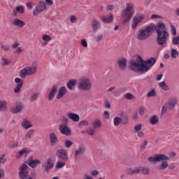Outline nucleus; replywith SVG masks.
<instances>
[{
  "label": "nucleus",
  "instance_id": "nucleus-9",
  "mask_svg": "<svg viewBox=\"0 0 179 179\" xmlns=\"http://www.w3.org/2000/svg\"><path fill=\"white\" fill-rule=\"evenodd\" d=\"M148 160L151 163H154L155 162H162V160H170V157L164 154H159L149 157Z\"/></svg>",
  "mask_w": 179,
  "mask_h": 179
},
{
  "label": "nucleus",
  "instance_id": "nucleus-46",
  "mask_svg": "<svg viewBox=\"0 0 179 179\" xmlns=\"http://www.w3.org/2000/svg\"><path fill=\"white\" fill-rule=\"evenodd\" d=\"M64 145H65V148H66L67 149H69V148H71V146H72L73 145V142H72L69 140H66L64 142Z\"/></svg>",
  "mask_w": 179,
  "mask_h": 179
},
{
  "label": "nucleus",
  "instance_id": "nucleus-31",
  "mask_svg": "<svg viewBox=\"0 0 179 179\" xmlns=\"http://www.w3.org/2000/svg\"><path fill=\"white\" fill-rule=\"evenodd\" d=\"M38 97H40V92H36L30 96L29 101L31 103H34V101H37L38 100Z\"/></svg>",
  "mask_w": 179,
  "mask_h": 179
},
{
  "label": "nucleus",
  "instance_id": "nucleus-20",
  "mask_svg": "<svg viewBox=\"0 0 179 179\" xmlns=\"http://www.w3.org/2000/svg\"><path fill=\"white\" fill-rule=\"evenodd\" d=\"M57 86L54 85L52 87V89L50 90V94H48V101H52L54 100V98L55 97V95L57 94Z\"/></svg>",
  "mask_w": 179,
  "mask_h": 179
},
{
  "label": "nucleus",
  "instance_id": "nucleus-58",
  "mask_svg": "<svg viewBox=\"0 0 179 179\" xmlns=\"http://www.w3.org/2000/svg\"><path fill=\"white\" fill-rule=\"evenodd\" d=\"M122 124H124V125H126V124H128V116L124 115L122 118Z\"/></svg>",
  "mask_w": 179,
  "mask_h": 179
},
{
  "label": "nucleus",
  "instance_id": "nucleus-60",
  "mask_svg": "<svg viewBox=\"0 0 179 179\" xmlns=\"http://www.w3.org/2000/svg\"><path fill=\"white\" fill-rule=\"evenodd\" d=\"M146 146H148V141L145 140L143 143L141 144V149L143 150L146 149Z\"/></svg>",
  "mask_w": 179,
  "mask_h": 179
},
{
  "label": "nucleus",
  "instance_id": "nucleus-22",
  "mask_svg": "<svg viewBox=\"0 0 179 179\" xmlns=\"http://www.w3.org/2000/svg\"><path fill=\"white\" fill-rule=\"evenodd\" d=\"M66 94V87H60L57 94V100L62 99V97H64V96H65Z\"/></svg>",
  "mask_w": 179,
  "mask_h": 179
},
{
  "label": "nucleus",
  "instance_id": "nucleus-19",
  "mask_svg": "<svg viewBox=\"0 0 179 179\" xmlns=\"http://www.w3.org/2000/svg\"><path fill=\"white\" fill-rule=\"evenodd\" d=\"M40 164H41V162H40L38 159L34 160L33 157H31V159H29L28 165L31 169H36V167Z\"/></svg>",
  "mask_w": 179,
  "mask_h": 179
},
{
  "label": "nucleus",
  "instance_id": "nucleus-14",
  "mask_svg": "<svg viewBox=\"0 0 179 179\" xmlns=\"http://www.w3.org/2000/svg\"><path fill=\"white\" fill-rule=\"evenodd\" d=\"M23 108H24L23 103L17 102L15 103V106L11 108V113H13V114H17L19 113H21Z\"/></svg>",
  "mask_w": 179,
  "mask_h": 179
},
{
  "label": "nucleus",
  "instance_id": "nucleus-40",
  "mask_svg": "<svg viewBox=\"0 0 179 179\" xmlns=\"http://www.w3.org/2000/svg\"><path fill=\"white\" fill-rule=\"evenodd\" d=\"M89 125V122L87 120H82L78 123V127L82 128L83 127H87Z\"/></svg>",
  "mask_w": 179,
  "mask_h": 179
},
{
  "label": "nucleus",
  "instance_id": "nucleus-33",
  "mask_svg": "<svg viewBox=\"0 0 179 179\" xmlns=\"http://www.w3.org/2000/svg\"><path fill=\"white\" fill-rule=\"evenodd\" d=\"M34 132H36L34 131V129H30L29 130L27 134H25V139H31L33 138V136H34Z\"/></svg>",
  "mask_w": 179,
  "mask_h": 179
},
{
  "label": "nucleus",
  "instance_id": "nucleus-41",
  "mask_svg": "<svg viewBox=\"0 0 179 179\" xmlns=\"http://www.w3.org/2000/svg\"><path fill=\"white\" fill-rule=\"evenodd\" d=\"M86 133L87 134V135H90V136H93V135L96 134V129L90 128L86 131Z\"/></svg>",
  "mask_w": 179,
  "mask_h": 179
},
{
  "label": "nucleus",
  "instance_id": "nucleus-24",
  "mask_svg": "<svg viewBox=\"0 0 179 179\" xmlns=\"http://www.w3.org/2000/svg\"><path fill=\"white\" fill-rule=\"evenodd\" d=\"M101 20H102L103 23H111V22L114 20V15L113 14H110V15L102 16L101 17Z\"/></svg>",
  "mask_w": 179,
  "mask_h": 179
},
{
  "label": "nucleus",
  "instance_id": "nucleus-29",
  "mask_svg": "<svg viewBox=\"0 0 179 179\" xmlns=\"http://www.w3.org/2000/svg\"><path fill=\"white\" fill-rule=\"evenodd\" d=\"M158 86L162 89V90H164V92H169L170 90L169 85L166 84L165 81L159 83Z\"/></svg>",
  "mask_w": 179,
  "mask_h": 179
},
{
  "label": "nucleus",
  "instance_id": "nucleus-48",
  "mask_svg": "<svg viewBox=\"0 0 179 179\" xmlns=\"http://www.w3.org/2000/svg\"><path fill=\"white\" fill-rule=\"evenodd\" d=\"M61 121H62L61 125H65V124L68 125V122L69 120H68V117H66V116H63Z\"/></svg>",
  "mask_w": 179,
  "mask_h": 179
},
{
  "label": "nucleus",
  "instance_id": "nucleus-39",
  "mask_svg": "<svg viewBox=\"0 0 179 179\" xmlns=\"http://www.w3.org/2000/svg\"><path fill=\"white\" fill-rule=\"evenodd\" d=\"M121 122H122V119L118 117H115L113 119V124H114L115 127H118L120 125V124H121Z\"/></svg>",
  "mask_w": 179,
  "mask_h": 179
},
{
  "label": "nucleus",
  "instance_id": "nucleus-59",
  "mask_svg": "<svg viewBox=\"0 0 179 179\" xmlns=\"http://www.w3.org/2000/svg\"><path fill=\"white\" fill-rule=\"evenodd\" d=\"M26 6L29 10L33 9V6H34V4L31 2H29L26 4Z\"/></svg>",
  "mask_w": 179,
  "mask_h": 179
},
{
  "label": "nucleus",
  "instance_id": "nucleus-32",
  "mask_svg": "<svg viewBox=\"0 0 179 179\" xmlns=\"http://www.w3.org/2000/svg\"><path fill=\"white\" fill-rule=\"evenodd\" d=\"M171 57L172 59H176V58H178V57H179L178 50H177L175 48H171Z\"/></svg>",
  "mask_w": 179,
  "mask_h": 179
},
{
  "label": "nucleus",
  "instance_id": "nucleus-25",
  "mask_svg": "<svg viewBox=\"0 0 179 179\" xmlns=\"http://www.w3.org/2000/svg\"><path fill=\"white\" fill-rule=\"evenodd\" d=\"M169 167V162L167 161L162 160L161 164L156 167L157 170H159L160 171L163 170H166Z\"/></svg>",
  "mask_w": 179,
  "mask_h": 179
},
{
  "label": "nucleus",
  "instance_id": "nucleus-34",
  "mask_svg": "<svg viewBox=\"0 0 179 179\" xmlns=\"http://www.w3.org/2000/svg\"><path fill=\"white\" fill-rule=\"evenodd\" d=\"M65 161H57L55 165V169L57 170H59L61 169H63V167H65Z\"/></svg>",
  "mask_w": 179,
  "mask_h": 179
},
{
  "label": "nucleus",
  "instance_id": "nucleus-43",
  "mask_svg": "<svg viewBox=\"0 0 179 179\" xmlns=\"http://www.w3.org/2000/svg\"><path fill=\"white\" fill-rule=\"evenodd\" d=\"M140 170H141L142 174H144L145 176H148V174L150 173V171L149 170L148 168L143 167Z\"/></svg>",
  "mask_w": 179,
  "mask_h": 179
},
{
  "label": "nucleus",
  "instance_id": "nucleus-1",
  "mask_svg": "<svg viewBox=\"0 0 179 179\" xmlns=\"http://www.w3.org/2000/svg\"><path fill=\"white\" fill-rule=\"evenodd\" d=\"M153 30H155L157 33V43L162 48H164L167 45L170 34L167 31V28H166L164 23L162 22H158L157 25L151 24L140 29L137 32L136 38L141 41L148 40V38L153 34Z\"/></svg>",
  "mask_w": 179,
  "mask_h": 179
},
{
  "label": "nucleus",
  "instance_id": "nucleus-18",
  "mask_svg": "<svg viewBox=\"0 0 179 179\" xmlns=\"http://www.w3.org/2000/svg\"><path fill=\"white\" fill-rule=\"evenodd\" d=\"M49 136L51 146H54V145H57V143L59 142L58 136H57V134L55 133H50Z\"/></svg>",
  "mask_w": 179,
  "mask_h": 179
},
{
  "label": "nucleus",
  "instance_id": "nucleus-12",
  "mask_svg": "<svg viewBox=\"0 0 179 179\" xmlns=\"http://www.w3.org/2000/svg\"><path fill=\"white\" fill-rule=\"evenodd\" d=\"M59 130L62 135H66V136H69V135L72 134L71 128L68 127V124H60L59 127Z\"/></svg>",
  "mask_w": 179,
  "mask_h": 179
},
{
  "label": "nucleus",
  "instance_id": "nucleus-5",
  "mask_svg": "<svg viewBox=\"0 0 179 179\" xmlns=\"http://www.w3.org/2000/svg\"><path fill=\"white\" fill-rule=\"evenodd\" d=\"M18 176L20 179L36 178V173H31L30 176H29V166L26 165V164H23L20 166Z\"/></svg>",
  "mask_w": 179,
  "mask_h": 179
},
{
  "label": "nucleus",
  "instance_id": "nucleus-53",
  "mask_svg": "<svg viewBox=\"0 0 179 179\" xmlns=\"http://www.w3.org/2000/svg\"><path fill=\"white\" fill-rule=\"evenodd\" d=\"M6 163V159L5 158V155L0 156V166L1 164H4Z\"/></svg>",
  "mask_w": 179,
  "mask_h": 179
},
{
  "label": "nucleus",
  "instance_id": "nucleus-15",
  "mask_svg": "<svg viewBox=\"0 0 179 179\" xmlns=\"http://www.w3.org/2000/svg\"><path fill=\"white\" fill-rule=\"evenodd\" d=\"M86 152V148L84 145H79L78 148L75 151V159H78V157H80V156H83L85 152Z\"/></svg>",
  "mask_w": 179,
  "mask_h": 179
},
{
  "label": "nucleus",
  "instance_id": "nucleus-16",
  "mask_svg": "<svg viewBox=\"0 0 179 179\" xmlns=\"http://www.w3.org/2000/svg\"><path fill=\"white\" fill-rule=\"evenodd\" d=\"M91 26L94 33H96L101 29V22L99 20H93Z\"/></svg>",
  "mask_w": 179,
  "mask_h": 179
},
{
  "label": "nucleus",
  "instance_id": "nucleus-61",
  "mask_svg": "<svg viewBox=\"0 0 179 179\" xmlns=\"http://www.w3.org/2000/svg\"><path fill=\"white\" fill-rule=\"evenodd\" d=\"M167 113V107L166 106H162V110H161V115H164Z\"/></svg>",
  "mask_w": 179,
  "mask_h": 179
},
{
  "label": "nucleus",
  "instance_id": "nucleus-36",
  "mask_svg": "<svg viewBox=\"0 0 179 179\" xmlns=\"http://www.w3.org/2000/svg\"><path fill=\"white\" fill-rule=\"evenodd\" d=\"M23 155H29V151L27 150V148H24L22 150H20L18 152V154L17 155V157H22V156H23Z\"/></svg>",
  "mask_w": 179,
  "mask_h": 179
},
{
  "label": "nucleus",
  "instance_id": "nucleus-7",
  "mask_svg": "<svg viewBox=\"0 0 179 179\" xmlns=\"http://www.w3.org/2000/svg\"><path fill=\"white\" fill-rule=\"evenodd\" d=\"M144 20H145V15L143 14L140 13L138 15H135L133 17L132 23H131L132 30H135L136 27H138V24H139V23H142V22H143Z\"/></svg>",
  "mask_w": 179,
  "mask_h": 179
},
{
  "label": "nucleus",
  "instance_id": "nucleus-35",
  "mask_svg": "<svg viewBox=\"0 0 179 179\" xmlns=\"http://www.w3.org/2000/svg\"><path fill=\"white\" fill-rule=\"evenodd\" d=\"M76 85V80H70L69 83H67L66 86L69 90H72L73 87Z\"/></svg>",
  "mask_w": 179,
  "mask_h": 179
},
{
  "label": "nucleus",
  "instance_id": "nucleus-42",
  "mask_svg": "<svg viewBox=\"0 0 179 179\" xmlns=\"http://www.w3.org/2000/svg\"><path fill=\"white\" fill-rule=\"evenodd\" d=\"M10 60H9V59H6V58H5V57H3V58L1 59V65H2L3 66H8V64H10Z\"/></svg>",
  "mask_w": 179,
  "mask_h": 179
},
{
  "label": "nucleus",
  "instance_id": "nucleus-51",
  "mask_svg": "<svg viewBox=\"0 0 179 179\" xmlns=\"http://www.w3.org/2000/svg\"><path fill=\"white\" fill-rule=\"evenodd\" d=\"M145 111H146V108L143 106H141L138 110V113L141 117L145 115Z\"/></svg>",
  "mask_w": 179,
  "mask_h": 179
},
{
  "label": "nucleus",
  "instance_id": "nucleus-45",
  "mask_svg": "<svg viewBox=\"0 0 179 179\" xmlns=\"http://www.w3.org/2000/svg\"><path fill=\"white\" fill-rule=\"evenodd\" d=\"M157 94L156 93V90L153 89L148 92L147 97H155V96H156Z\"/></svg>",
  "mask_w": 179,
  "mask_h": 179
},
{
  "label": "nucleus",
  "instance_id": "nucleus-49",
  "mask_svg": "<svg viewBox=\"0 0 179 179\" xmlns=\"http://www.w3.org/2000/svg\"><path fill=\"white\" fill-rule=\"evenodd\" d=\"M42 40H43V41L48 42V41H51L52 38H51V36H50V35L45 34L42 36Z\"/></svg>",
  "mask_w": 179,
  "mask_h": 179
},
{
  "label": "nucleus",
  "instance_id": "nucleus-13",
  "mask_svg": "<svg viewBox=\"0 0 179 179\" xmlns=\"http://www.w3.org/2000/svg\"><path fill=\"white\" fill-rule=\"evenodd\" d=\"M42 167L45 170V171H50L52 167H54V163H52V159H51V158H48L42 164Z\"/></svg>",
  "mask_w": 179,
  "mask_h": 179
},
{
  "label": "nucleus",
  "instance_id": "nucleus-57",
  "mask_svg": "<svg viewBox=\"0 0 179 179\" xmlns=\"http://www.w3.org/2000/svg\"><path fill=\"white\" fill-rule=\"evenodd\" d=\"M171 31L173 36H176V34H177V29H176V27H174V25H171Z\"/></svg>",
  "mask_w": 179,
  "mask_h": 179
},
{
  "label": "nucleus",
  "instance_id": "nucleus-38",
  "mask_svg": "<svg viewBox=\"0 0 179 179\" xmlns=\"http://www.w3.org/2000/svg\"><path fill=\"white\" fill-rule=\"evenodd\" d=\"M22 87H23V84L21 83L20 84H17V86L14 88V93L15 94H19L20 93V90H22Z\"/></svg>",
  "mask_w": 179,
  "mask_h": 179
},
{
  "label": "nucleus",
  "instance_id": "nucleus-21",
  "mask_svg": "<svg viewBox=\"0 0 179 179\" xmlns=\"http://www.w3.org/2000/svg\"><path fill=\"white\" fill-rule=\"evenodd\" d=\"M117 64L120 69H121V71H124L125 68H127V59L125 58L120 59L117 62Z\"/></svg>",
  "mask_w": 179,
  "mask_h": 179
},
{
  "label": "nucleus",
  "instance_id": "nucleus-28",
  "mask_svg": "<svg viewBox=\"0 0 179 179\" xmlns=\"http://www.w3.org/2000/svg\"><path fill=\"white\" fill-rule=\"evenodd\" d=\"M150 124L151 125H157V124H159V117L156 115H153L150 117Z\"/></svg>",
  "mask_w": 179,
  "mask_h": 179
},
{
  "label": "nucleus",
  "instance_id": "nucleus-27",
  "mask_svg": "<svg viewBox=\"0 0 179 179\" xmlns=\"http://www.w3.org/2000/svg\"><path fill=\"white\" fill-rule=\"evenodd\" d=\"M141 172V169L138 167L130 168L127 170V174L132 176L134 174H139Z\"/></svg>",
  "mask_w": 179,
  "mask_h": 179
},
{
  "label": "nucleus",
  "instance_id": "nucleus-3",
  "mask_svg": "<svg viewBox=\"0 0 179 179\" xmlns=\"http://www.w3.org/2000/svg\"><path fill=\"white\" fill-rule=\"evenodd\" d=\"M134 4L132 3H126V8L121 11V16L124 18V23L130 22L132 17L135 15V10H134Z\"/></svg>",
  "mask_w": 179,
  "mask_h": 179
},
{
  "label": "nucleus",
  "instance_id": "nucleus-64",
  "mask_svg": "<svg viewBox=\"0 0 179 179\" xmlns=\"http://www.w3.org/2000/svg\"><path fill=\"white\" fill-rule=\"evenodd\" d=\"M81 45L83 47H87V41H86V39L81 40Z\"/></svg>",
  "mask_w": 179,
  "mask_h": 179
},
{
  "label": "nucleus",
  "instance_id": "nucleus-30",
  "mask_svg": "<svg viewBox=\"0 0 179 179\" xmlns=\"http://www.w3.org/2000/svg\"><path fill=\"white\" fill-rule=\"evenodd\" d=\"M92 125L94 129H99L101 128V125H102L101 120L96 119V120H94Z\"/></svg>",
  "mask_w": 179,
  "mask_h": 179
},
{
  "label": "nucleus",
  "instance_id": "nucleus-37",
  "mask_svg": "<svg viewBox=\"0 0 179 179\" xmlns=\"http://www.w3.org/2000/svg\"><path fill=\"white\" fill-rule=\"evenodd\" d=\"M8 104L5 101H0V111H5L7 109Z\"/></svg>",
  "mask_w": 179,
  "mask_h": 179
},
{
  "label": "nucleus",
  "instance_id": "nucleus-62",
  "mask_svg": "<svg viewBox=\"0 0 179 179\" xmlns=\"http://www.w3.org/2000/svg\"><path fill=\"white\" fill-rule=\"evenodd\" d=\"M1 48L3 51H9V48H10V47L8 45H2Z\"/></svg>",
  "mask_w": 179,
  "mask_h": 179
},
{
  "label": "nucleus",
  "instance_id": "nucleus-23",
  "mask_svg": "<svg viewBox=\"0 0 179 179\" xmlns=\"http://www.w3.org/2000/svg\"><path fill=\"white\" fill-rule=\"evenodd\" d=\"M21 127H22L24 129H29V128H33V124L30 121L27 120V119H24L21 123Z\"/></svg>",
  "mask_w": 179,
  "mask_h": 179
},
{
  "label": "nucleus",
  "instance_id": "nucleus-2",
  "mask_svg": "<svg viewBox=\"0 0 179 179\" xmlns=\"http://www.w3.org/2000/svg\"><path fill=\"white\" fill-rule=\"evenodd\" d=\"M137 58V60H131L129 62V68L134 72H148L156 64V58L155 57H151L147 61L142 59L141 56Z\"/></svg>",
  "mask_w": 179,
  "mask_h": 179
},
{
  "label": "nucleus",
  "instance_id": "nucleus-8",
  "mask_svg": "<svg viewBox=\"0 0 179 179\" xmlns=\"http://www.w3.org/2000/svg\"><path fill=\"white\" fill-rule=\"evenodd\" d=\"M46 9L47 6L45 5V2L43 1H39L35 7V9L33 10V15L37 16V15H39L41 12H44Z\"/></svg>",
  "mask_w": 179,
  "mask_h": 179
},
{
  "label": "nucleus",
  "instance_id": "nucleus-52",
  "mask_svg": "<svg viewBox=\"0 0 179 179\" xmlns=\"http://www.w3.org/2000/svg\"><path fill=\"white\" fill-rule=\"evenodd\" d=\"M142 129V124H138L134 126V131L139 132Z\"/></svg>",
  "mask_w": 179,
  "mask_h": 179
},
{
  "label": "nucleus",
  "instance_id": "nucleus-4",
  "mask_svg": "<svg viewBox=\"0 0 179 179\" xmlns=\"http://www.w3.org/2000/svg\"><path fill=\"white\" fill-rule=\"evenodd\" d=\"M37 72V63H33L32 66H27L21 70L20 72V76L22 79H24L27 76H31Z\"/></svg>",
  "mask_w": 179,
  "mask_h": 179
},
{
  "label": "nucleus",
  "instance_id": "nucleus-44",
  "mask_svg": "<svg viewBox=\"0 0 179 179\" xmlns=\"http://www.w3.org/2000/svg\"><path fill=\"white\" fill-rule=\"evenodd\" d=\"M124 97L127 100H134L135 99V96L132 95L131 93H127L124 95Z\"/></svg>",
  "mask_w": 179,
  "mask_h": 179
},
{
  "label": "nucleus",
  "instance_id": "nucleus-56",
  "mask_svg": "<svg viewBox=\"0 0 179 179\" xmlns=\"http://www.w3.org/2000/svg\"><path fill=\"white\" fill-rule=\"evenodd\" d=\"M70 22L71 23H76L78 22V17L75 15L70 16Z\"/></svg>",
  "mask_w": 179,
  "mask_h": 179
},
{
  "label": "nucleus",
  "instance_id": "nucleus-47",
  "mask_svg": "<svg viewBox=\"0 0 179 179\" xmlns=\"http://www.w3.org/2000/svg\"><path fill=\"white\" fill-rule=\"evenodd\" d=\"M16 10L18 12V13H24V6H19L16 8Z\"/></svg>",
  "mask_w": 179,
  "mask_h": 179
},
{
  "label": "nucleus",
  "instance_id": "nucleus-10",
  "mask_svg": "<svg viewBox=\"0 0 179 179\" xmlns=\"http://www.w3.org/2000/svg\"><path fill=\"white\" fill-rule=\"evenodd\" d=\"M177 104H178V99L177 97L174 96L167 101L166 103V107H167L169 110H174Z\"/></svg>",
  "mask_w": 179,
  "mask_h": 179
},
{
  "label": "nucleus",
  "instance_id": "nucleus-26",
  "mask_svg": "<svg viewBox=\"0 0 179 179\" xmlns=\"http://www.w3.org/2000/svg\"><path fill=\"white\" fill-rule=\"evenodd\" d=\"M13 24L14 26H15L16 27L22 28L26 24V23H24V22L22 21V20H19V19L16 18L13 21Z\"/></svg>",
  "mask_w": 179,
  "mask_h": 179
},
{
  "label": "nucleus",
  "instance_id": "nucleus-11",
  "mask_svg": "<svg viewBox=\"0 0 179 179\" xmlns=\"http://www.w3.org/2000/svg\"><path fill=\"white\" fill-rule=\"evenodd\" d=\"M57 159L62 160V162H66L68 160V153L64 149H60L57 151L56 153Z\"/></svg>",
  "mask_w": 179,
  "mask_h": 179
},
{
  "label": "nucleus",
  "instance_id": "nucleus-63",
  "mask_svg": "<svg viewBox=\"0 0 179 179\" xmlns=\"http://www.w3.org/2000/svg\"><path fill=\"white\" fill-rule=\"evenodd\" d=\"M103 115H104L106 120H110V113H108V111L105 110L103 112Z\"/></svg>",
  "mask_w": 179,
  "mask_h": 179
},
{
  "label": "nucleus",
  "instance_id": "nucleus-6",
  "mask_svg": "<svg viewBox=\"0 0 179 179\" xmlns=\"http://www.w3.org/2000/svg\"><path fill=\"white\" fill-rule=\"evenodd\" d=\"M92 81L89 78H80L78 83V88L79 90H84V92H87L92 89Z\"/></svg>",
  "mask_w": 179,
  "mask_h": 179
},
{
  "label": "nucleus",
  "instance_id": "nucleus-54",
  "mask_svg": "<svg viewBox=\"0 0 179 179\" xmlns=\"http://www.w3.org/2000/svg\"><path fill=\"white\" fill-rule=\"evenodd\" d=\"M94 40L96 43H99L103 40V34H99L95 38Z\"/></svg>",
  "mask_w": 179,
  "mask_h": 179
},
{
  "label": "nucleus",
  "instance_id": "nucleus-17",
  "mask_svg": "<svg viewBox=\"0 0 179 179\" xmlns=\"http://www.w3.org/2000/svg\"><path fill=\"white\" fill-rule=\"evenodd\" d=\"M67 118L73 122H79V120H80L79 115L72 112L67 113Z\"/></svg>",
  "mask_w": 179,
  "mask_h": 179
},
{
  "label": "nucleus",
  "instance_id": "nucleus-55",
  "mask_svg": "<svg viewBox=\"0 0 179 179\" xmlns=\"http://www.w3.org/2000/svg\"><path fill=\"white\" fill-rule=\"evenodd\" d=\"M45 4L47 6H52L54 1L52 0H45Z\"/></svg>",
  "mask_w": 179,
  "mask_h": 179
},
{
  "label": "nucleus",
  "instance_id": "nucleus-50",
  "mask_svg": "<svg viewBox=\"0 0 179 179\" xmlns=\"http://www.w3.org/2000/svg\"><path fill=\"white\" fill-rule=\"evenodd\" d=\"M172 44L175 45H178L179 44V36H175L172 38Z\"/></svg>",
  "mask_w": 179,
  "mask_h": 179
}]
</instances>
